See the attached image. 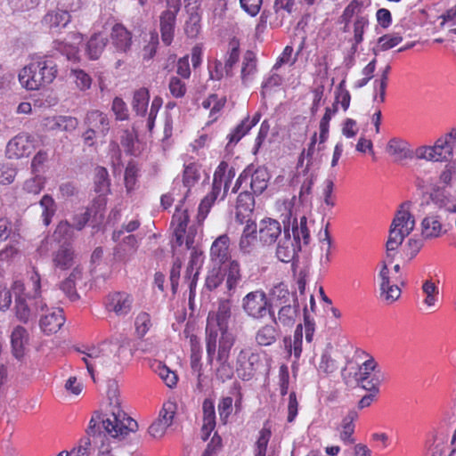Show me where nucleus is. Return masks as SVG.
Masks as SVG:
<instances>
[{"instance_id": "nucleus-1", "label": "nucleus", "mask_w": 456, "mask_h": 456, "mask_svg": "<svg viewBox=\"0 0 456 456\" xmlns=\"http://www.w3.org/2000/svg\"><path fill=\"white\" fill-rule=\"evenodd\" d=\"M110 403L104 414L96 413L90 420L87 435L102 438L107 435L122 439L137 429V422L121 409V401L115 383L110 384L108 390Z\"/></svg>"}, {"instance_id": "nucleus-2", "label": "nucleus", "mask_w": 456, "mask_h": 456, "mask_svg": "<svg viewBox=\"0 0 456 456\" xmlns=\"http://www.w3.org/2000/svg\"><path fill=\"white\" fill-rule=\"evenodd\" d=\"M289 225L286 224L284 219V236L279 240L276 249L277 257L284 263H289L295 259L298 252L303 249V247L308 246L311 240L306 216H302L299 223H297V217H293L291 224L292 237L289 233Z\"/></svg>"}, {"instance_id": "nucleus-3", "label": "nucleus", "mask_w": 456, "mask_h": 456, "mask_svg": "<svg viewBox=\"0 0 456 456\" xmlns=\"http://www.w3.org/2000/svg\"><path fill=\"white\" fill-rule=\"evenodd\" d=\"M57 74V64L52 59L37 57L20 70L19 81L28 90H38L53 82Z\"/></svg>"}, {"instance_id": "nucleus-4", "label": "nucleus", "mask_w": 456, "mask_h": 456, "mask_svg": "<svg viewBox=\"0 0 456 456\" xmlns=\"http://www.w3.org/2000/svg\"><path fill=\"white\" fill-rule=\"evenodd\" d=\"M125 350L122 346L103 344L101 348H91L88 352L85 353L86 356L83 357V361L86 365L88 372L94 379L95 368L115 370L120 365V355Z\"/></svg>"}, {"instance_id": "nucleus-5", "label": "nucleus", "mask_w": 456, "mask_h": 456, "mask_svg": "<svg viewBox=\"0 0 456 456\" xmlns=\"http://www.w3.org/2000/svg\"><path fill=\"white\" fill-rule=\"evenodd\" d=\"M456 146V129L439 137L433 146H419L416 148L414 156L418 159L432 162L449 161L453 156V149Z\"/></svg>"}, {"instance_id": "nucleus-6", "label": "nucleus", "mask_w": 456, "mask_h": 456, "mask_svg": "<svg viewBox=\"0 0 456 456\" xmlns=\"http://www.w3.org/2000/svg\"><path fill=\"white\" fill-rule=\"evenodd\" d=\"M236 342V337L232 331L220 332L219 349L217 346V330L211 327L206 328V351L207 360L209 364L213 361L230 360L231 351Z\"/></svg>"}, {"instance_id": "nucleus-7", "label": "nucleus", "mask_w": 456, "mask_h": 456, "mask_svg": "<svg viewBox=\"0 0 456 456\" xmlns=\"http://www.w3.org/2000/svg\"><path fill=\"white\" fill-rule=\"evenodd\" d=\"M200 180L201 165L197 161L185 162L182 172V184L175 195L183 200L201 197L204 192L205 181L200 182Z\"/></svg>"}, {"instance_id": "nucleus-8", "label": "nucleus", "mask_w": 456, "mask_h": 456, "mask_svg": "<svg viewBox=\"0 0 456 456\" xmlns=\"http://www.w3.org/2000/svg\"><path fill=\"white\" fill-rule=\"evenodd\" d=\"M269 180V174L264 167H257L253 173L249 170H244L238 177L232 189V192L241 190L239 199L243 195L258 196L266 188Z\"/></svg>"}, {"instance_id": "nucleus-9", "label": "nucleus", "mask_w": 456, "mask_h": 456, "mask_svg": "<svg viewBox=\"0 0 456 456\" xmlns=\"http://www.w3.org/2000/svg\"><path fill=\"white\" fill-rule=\"evenodd\" d=\"M244 313L253 320H262L267 315L273 317V305L262 289L248 293L241 303Z\"/></svg>"}, {"instance_id": "nucleus-10", "label": "nucleus", "mask_w": 456, "mask_h": 456, "mask_svg": "<svg viewBox=\"0 0 456 456\" xmlns=\"http://www.w3.org/2000/svg\"><path fill=\"white\" fill-rule=\"evenodd\" d=\"M234 175L233 168H229L227 162L221 161L214 173L211 191L203 196L202 200H217L218 198L224 200Z\"/></svg>"}, {"instance_id": "nucleus-11", "label": "nucleus", "mask_w": 456, "mask_h": 456, "mask_svg": "<svg viewBox=\"0 0 456 456\" xmlns=\"http://www.w3.org/2000/svg\"><path fill=\"white\" fill-rule=\"evenodd\" d=\"M259 355L249 349L242 348L238 353L235 362V371L243 380H249L255 374L259 363Z\"/></svg>"}, {"instance_id": "nucleus-12", "label": "nucleus", "mask_w": 456, "mask_h": 456, "mask_svg": "<svg viewBox=\"0 0 456 456\" xmlns=\"http://www.w3.org/2000/svg\"><path fill=\"white\" fill-rule=\"evenodd\" d=\"M176 411V404L172 402H167L159 411V417L149 427L148 432L154 438H161L168 427L173 423Z\"/></svg>"}, {"instance_id": "nucleus-13", "label": "nucleus", "mask_w": 456, "mask_h": 456, "mask_svg": "<svg viewBox=\"0 0 456 456\" xmlns=\"http://www.w3.org/2000/svg\"><path fill=\"white\" fill-rule=\"evenodd\" d=\"M82 284H86L84 268L76 265L69 276L60 282L59 288L69 300L76 301L79 299L77 289Z\"/></svg>"}, {"instance_id": "nucleus-14", "label": "nucleus", "mask_w": 456, "mask_h": 456, "mask_svg": "<svg viewBox=\"0 0 456 456\" xmlns=\"http://www.w3.org/2000/svg\"><path fill=\"white\" fill-rule=\"evenodd\" d=\"M34 150L32 137L25 133L14 136L6 146V154L9 159H21L28 157Z\"/></svg>"}, {"instance_id": "nucleus-15", "label": "nucleus", "mask_w": 456, "mask_h": 456, "mask_svg": "<svg viewBox=\"0 0 456 456\" xmlns=\"http://www.w3.org/2000/svg\"><path fill=\"white\" fill-rule=\"evenodd\" d=\"M231 308L232 303L229 299L220 300L216 313L208 314L207 328L216 329L219 332L230 331Z\"/></svg>"}, {"instance_id": "nucleus-16", "label": "nucleus", "mask_w": 456, "mask_h": 456, "mask_svg": "<svg viewBox=\"0 0 456 456\" xmlns=\"http://www.w3.org/2000/svg\"><path fill=\"white\" fill-rule=\"evenodd\" d=\"M53 265L55 269L66 271L77 265V255L70 243H61L52 255Z\"/></svg>"}, {"instance_id": "nucleus-17", "label": "nucleus", "mask_w": 456, "mask_h": 456, "mask_svg": "<svg viewBox=\"0 0 456 456\" xmlns=\"http://www.w3.org/2000/svg\"><path fill=\"white\" fill-rule=\"evenodd\" d=\"M110 42L115 50L121 53H126L133 43L132 32L122 23H116L110 30Z\"/></svg>"}, {"instance_id": "nucleus-18", "label": "nucleus", "mask_w": 456, "mask_h": 456, "mask_svg": "<svg viewBox=\"0 0 456 456\" xmlns=\"http://www.w3.org/2000/svg\"><path fill=\"white\" fill-rule=\"evenodd\" d=\"M134 298L126 292H115L110 294L106 304L107 310L114 312L118 316L128 314L133 307Z\"/></svg>"}, {"instance_id": "nucleus-19", "label": "nucleus", "mask_w": 456, "mask_h": 456, "mask_svg": "<svg viewBox=\"0 0 456 456\" xmlns=\"http://www.w3.org/2000/svg\"><path fill=\"white\" fill-rule=\"evenodd\" d=\"M177 14L171 11H163L159 15V31L162 43L166 46L171 45L174 41Z\"/></svg>"}, {"instance_id": "nucleus-20", "label": "nucleus", "mask_w": 456, "mask_h": 456, "mask_svg": "<svg viewBox=\"0 0 456 456\" xmlns=\"http://www.w3.org/2000/svg\"><path fill=\"white\" fill-rule=\"evenodd\" d=\"M411 201H403L397 210L392 226L399 228L404 232L411 233L415 226V220L411 213Z\"/></svg>"}, {"instance_id": "nucleus-21", "label": "nucleus", "mask_w": 456, "mask_h": 456, "mask_svg": "<svg viewBox=\"0 0 456 456\" xmlns=\"http://www.w3.org/2000/svg\"><path fill=\"white\" fill-rule=\"evenodd\" d=\"M299 310V304L297 297H292V302L281 305L277 315L270 317L274 324L281 323L283 326L291 327L296 321Z\"/></svg>"}, {"instance_id": "nucleus-22", "label": "nucleus", "mask_w": 456, "mask_h": 456, "mask_svg": "<svg viewBox=\"0 0 456 456\" xmlns=\"http://www.w3.org/2000/svg\"><path fill=\"white\" fill-rule=\"evenodd\" d=\"M259 239L266 245L273 244L281 233V224L272 218L263 219L259 224Z\"/></svg>"}, {"instance_id": "nucleus-23", "label": "nucleus", "mask_w": 456, "mask_h": 456, "mask_svg": "<svg viewBox=\"0 0 456 456\" xmlns=\"http://www.w3.org/2000/svg\"><path fill=\"white\" fill-rule=\"evenodd\" d=\"M190 219L189 208L184 205V201L175 207V212L173 215V221L177 223L174 235L175 243L181 246L183 243V235Z\"/></svg>"}, {"instance_id": "nucleus-24", "label": "nucleus", "mask_w": 456, "mask_h": 456, "mask_svg": "<svg viewBox=\"0 0 456 456\" xmlns=\"http://www.w3.org/2000/svg\"><path fill=\"white\" fill-rule=\"evenodd\" d=\"M64 322L65 318L62 310L56 308L43 314L40 319V327L45 334H53L57 332Z\"/></svg>"}, {"instance_id": "nucleus-25", "label": "nucleus", "mask_w": 456, "mask_h": 456, "mask_svg": "<svg viewBox=\"0 0 456 456\" xmlns=\"http://www.w3.org/2000/svg\"><path fill=\"white\" fill-rule=\"evenodd\" d=\"M86 124L94 131L98 132V134L102 136H105L110 130V120L107 114L98 110H93L87 112Z\"/></svg>"}, {"instance_id": "nucleus-26", "label": "nucleus", "mask_w": 456, "mask_h": 456, "mask_svg": "<svg viewBox=\"0 0 456 456\" xmlns=\"http://www.w3.org/2000/svg\"><path fill=\"white\" fill-rule=\"evenodd\" d=\"M210 256L213 261L224 264L230 258V238L226 234L217 237L210 248Z\"/></svg>"}, {"instance_id": "nucleus-27", "label": "nucleus", "mask_w": 456, "mask_h": 456, "mask_svg": "<svg viewBox=\"0 0 456 456\" xmlns=\"http://www.w3.org/2000/svg\"><path fill=\"white\" fill-rule=\"evenodd\" d=\"M222 271L225 278V288L231 297L241 281L240 264L236 260H232Z\"/></svg>"}, {"instance_id": "nucleus-28", "label": "nucleus", "mask_w": 456, "mask_h": 456, "mask_svg": "<svg viewBox=\"0 0 456 456\" xmlns=\"http://www.w3.org/2000/svg\"><path fill=\"white\" fill-rule=\"evenodd\" d=\"M28 341V334L25 328L17 326L12 332L11 344L12 354L17 359H20L25 354V346Z\"/></svg>"}, {"instance_id": "nucleus-29", "label": "nucleus", "mask_w": 456, "mask_h": 456, "mask_svg": "<svg viewBox=\"0 0 456 456\" xmlns=\"http://www.w3.org/2000/svg\"><path fill=\"white\" fill-rule=\"evenodd\" d=\"M94 184L99 198L106 197L110 192V180L105 167L98 166L94 168Z\"/></svg>"}, {"instance_id": "nucleus-30", "label": "nucleus", "mask_w": 456, "mask_h": 456, "mask_svg": "<svg viewBox=\"0 0 456 456\" xmlns=\"http://www.w3.org/2000/svg\"><path fill=\"white\" fill-rule=\"evenodd\" d=\"M15 310L17 318L24 323L37 316L29 297L18 296L15 299Z\"/></svg>"}, {"instance_id": "nucleus-31", "label": "nucleus", "mask_w": 456, "mask_h": 456, "mask_svg": "<svg viewBox=\"0 0 456 456\" xmlns=\"http://www.w3.org/2000/svg\"><path fill=\"white\" fill-rule=\"evenodd\" d=\"M279 337V330L276 324H265L256 332L255 340L261 346H268L275 343Z\"/></svg>"}, {"instance_id": "nucleus-32", "label": "nucleus", "mask_w": 456, "mask_h": 456, "mask_svg": "<svg viewBox=\"0 0 456 456\" xmlns=\"http://www.w3.org/2000/svg\"><path fill=\"white\" fill-rule=\"evenodd\" d=\"M70 21L69 12L64 10H53L48 12L42 19V23L50 28L66 27Z\"/></svg>"}, {"instance_id": "nucleus-33", "label": "nucleus", "mask_w": 456, "mask_h": 456, "mask_svg": "<svg viewBox=\"0 0 456 456\" xmlns=\"http://www.w3.org/2000/svg\"><path fill=\"white\" fill-rule=\"evenodd\" d=\"M107 45V38L102 33H94L86 44V53L90 60H98Z\"/></svg>"}, {"instance_id": "nucleus-34", "label": "nucleus", "mask_w": 456, "mask_h": 456, "mask_svg": "<svg viewBox=\"0 0 456 456\" xmlns=\"http://www.w3.org/2000/svg\"><path fill=\"white\" fill-rule=\"evenodd\" d=\"M358 413L354 410H351L344 417L341 423L342 430L340 432V439L347 444H354L355 439L353 435L354 432V421L357 419Z\"/></svg>"}, {"instance_id": "nucleus-35", "label": "nucleus", "mask_w": 456, "mask_h": 456, "mask_svg": "<svg viewBox=\"0 0 456 456\" xmlns=\"http://www.w3.org/2000/svg\"><path fill=\"white\" fill-rule=\"evenodd\" d=\"M150 102V92L146 87L136 89L133 94L132 108L133 110L140 116L146 114Z\"/></svg>"}, {"instance_id": "nucleus-36", "label": "nucleus", "mask_w": 456, "mask_h": 456, "mask_svg": "<svg viewBox=\"0 0 456 456\" xmlns=\"http://www.w3.org/2000/svg\"><path fill=\"white\" fill-rule=\"evenodd\" d=\"M364 4L362 1L352 0L344 9L341 16L339 17L340 23H344V31H346L352 19L355 16H363L362 14L363 11Z\"/></svg>"}, {"instance_id": "nucleus-37", "label": "nucleus", "mask_w": 456, "mask_h": 456, "mask_svg": "<svg viewBox=\"0 0 456 456\" xmlns=\"http://www.w3.org/2000/svg\"><path fill=\"white\" fill-rule=\"evenodd\" d=\"M30 281L33 285V289L35 290V295L33 297H29V299L32 300V305L35 309L36 315L39 312H49V309L47 307L46 303L40 297V288H41V281H40V275L37 271H33V273L31 274Z\"/></svg>"}, {"instance_id": "nucleus-38", "label": "nucleus", "mask_w": 456, "mask_h": 456, "mask_svg": "<svg viewBox=\"0 0 456 456\" xmlns=\"http://www.w3.org/2000/svg\"><path fill=\"white\" fill-rule=\"evenodd\" d=\"M256 72V57L253 51H247L243 56L241 80L244 84L250 82Z\"/></svg>"}, {"instance_id": "nucleus-39", "label": "nucleus", "mask_w": 456, "mask_h": 456, "mask_svg": "<svg viewBox=\"0 0 456 456\" xmlns=\"http://www.w3.org/2000/svg\"><path fill=\"white\" fill-rule=\"evenodd\" d=\"M387 150L390 155L396 157L400 160L411 157L409 143L399 138L390 139L387 142Z\"/></svg>"}, {"instance_id": "nucleus-40", "label": "nucleus", "mask_w": 456, "mask_h": 456, "mask_svg": "<svg viewBox=\"0 0 456 456\" xmlns=\"http://www.w3.org/2000/svg\"><path fill=\"white\" fill-rule=\"evenodd\" d=\"M442 224L437 216H427L421 223V233L424 239L437 238L442 234Z\"/></svg>"}, {"instance_id": "nucleus-41", "label": "nucleus", "mask_w": 456, "mask_h": 456, "mask_svg": "<svg viewBox=\"0 0 456 456\" xmlns=\"http://www.w3.org/2000/svg\"><path fill=\"white\" fill-rule=\"evenodd\" d=\"M255 208V201H237L235 218L240 224L246 225L255 223L252 219Z\"/></svg>"}, {"instance_id": "nucleus-42", "label": "nucleus", "mask_w": 456, "mask_h": 456, "mask_svg": "<svg viewBox=\"0 0 456 456\" xmlns=\"http://www.w3.org/2000/svg\"><path fill=\"white\" fill-rule=\"evenodd\" d=\"M188 12L189 17L185 20L183 29L187 37L194 39L201 31V16L197 11L190 12L188 10Z\"/></svg>"}, {"instance_id": "nucleus-43", "label": "nucleus", "mask_w": 456, "mask_h": 456, "mask_svg": "<svg viewBox=\"0 0 456 456\" xmlns=\"http://www.w3.org/2000/svg\"><path fill=\"white\" fill-rule=\"evenodd\" d=\"M256 240V224L251 223V224L246 225L240 240L239 247L240 251L243 253H249L252 250L253 245Z\"/></svg>"}, {"instance_id": "nucleus-44", "label": "nucleus", "mask_w": 456, "mask_h": 456, "mask_svg": "<svg viewBox=\"0 0 456 456\" xmlns=\"http://www.w3.org/2000/svg\"><path fill=\"white\" fill-rule=\"evenodd\" d=\"M240 57V41L232 37L228 44V51L224 61L225 74L229 75Z\"/></svg>"}, {"instance_id": "nucleus-45", "label": "nucleus", "mask_w": 456, "mask_h": 456, "mask_svg": "<svg viewBox=\"0 0 456 456\" xmlns=\"http://www.w3.org/2000/svg\"><path fill=\"white\" fill-rule=\"evenodd\" d=\"M305 45V41H302L300 44L298 50L296 53H294V49L291 45H286L281 53V55L278 57L275 64L273 65V69H279L282 65L288 64L289 66H292L296 63L297 61V56L299 53L303 50Z\"/></svg>"}, {"instance_id": "nucleus-46", "label": "nucleus", "mask_w": 456, "mask_h": 456, "mask_svg": "<svg viewBox=\"0 0 456 456\" xmlns=\"http://www.w3.org/2000/svg\"><path fill=\"white\" fill-rule=\"evenodd\" d=\"M376 368L377 362L373 358H370L367 361H365L360 368L361 372L359 382L362 383L363 388L368 390H373L375 393H378L379 389L374 385H371V387H368L370 384V382L368 381V379L370 375V372L374 371Z\"/></svg>"}, {"instance_id": "nucleus-47", "label": "nucleus", "mask_w": 456, "mask_h": 456, "mask_svg": "<svg viewBox=\"0 0 456 456\" xmlns=\"http://www.w3.org/2000/svg\"><path fill=\"white\" fill-rule=\"evenodd\" d=\"M139 175L140 167L138 164L134 160L129 161L126 167L124 175L125 186L127 191L134 189Z\"/></svg>"}, {"instance_id": "nucleus-48", "label": "nucleus", "mask_w": 456, "mask_h": 456, "mask_svg": "<svg viewBox=\"0 0 456 456\" xmlns=\"http://www.w3.org/2000/svg\"><path fill=\"white\" fill-rule=\"evenodd\" d=\"M185 79L178 76H171L168 81V90L170 94L175 99L183 98L187 94V85Z\"/></svg>"}, {"instance_id": "nucleus-49", "label": "nucleus", "mask_w": 456, "mask_h": 456, "mask_svg": "<svg viewBox=\"0 0 456 456\" xmlns=\"http://www.w3.org/2000/svg\"><path fill=\"white\" fill-rule=\"evenodd\" d=\"M74 229L73 224H69L67 221H61L56 227L53 236L60 242L70 243L75 237Z\"/></svg>"}, {"instance_id": "nucleus-50", "label": "nucleus", "mask_w": 456, "mask_h": 456, "mask_svg": "<svg viewBox=\"0 0 456 456\" xmlns=\"http://www.w3.org/2000/svg\"><path fill=\"white\" fill-rule=\"evenodd\" d=\"M272 432L266 425L259 432V436L255 444V456H266L267 445L271 438Z\"/></svg>"}, {"instance_id": "nucleus-51", "label": "nucleus", "mask_w": 456, "mask_h": 456, "mask_svg": "<svg viewBox=\"0 0 456 456\" xmlns=\"http://www.w3.org/2000/svg\"><path fill=\"white\" fill-rule=\"evenodd\" d=\"M70 76L72 77L76 86L80 91H86L91 87L92 77L85 70L81 69H72L70 70Z\"/></svg>"}, {"instance_id": "nucleus-52", "label": "nucleus", "mask_w": 456, "mask_h": 456, "mask_svg": "<svg viewBox=\"0 0 456 456\" xmlns=\"http://www.w3.org/2000/svg\"><path fill=\"white\" fill-rule=\"evenodd\" d=\"M410 233L404 232L399 228H395L391 225L389 237L387 241L386 247L388 251H395L397 248L403 243L405 237Z\"/></svg>"}, {"instance_id": "nucleus-53", "label": "nucleus", "mask_w": 456, "mask_h": 456, "mask_svg": "<svg viewBox=\"0 0 456 456\" xmlns=\"http://www.w3.org/2000/svg\"><path fill=\"white\" fill-rule=\"evenodd\" d=\"M218 365L216 369V377L218 380L225 382L232 379L234 368L230 360L216 361Z\"/></svg>"}, {"instance_id": "nucleus-54", "label": "nucleus", "mask_w": 456, "mask_h": 456, "mask_svg": "<svg viewBox=\"0 0 456 456\" xmlns=\"http://www.w3.org/2000/svg\"><path fill=\"white\" fill-rule=\"evenodd\" d=\"M136 333L139 337H144L152 326L151 316L146 312L137 314L134 321Z\"/></svg>"}, {"instance_id": "nucleus-55", "label": "nucleus", "mask_w": 456, "mask_h": 456, "mask_svg": "<svg viewBox=\"0 0 456 456\" xmlns=\"http://www.w3.org/2000/svg\"><path fill=\"white\" fill-rule=\"evenodd\" d=\"M335 100L337 103L341 105L344 111L348 110L351 102V94L346 88L345 79H343L336 88Z\"/></svg>"}, {"instance_id": "nucleus-56", "label": "nucleus", "mask_w": 456, "mask_h": 456, "mask_svg": "<svg viewBox=\"0 0 456 456\" xmlns=\"http://www.w3.org/2000/svg\"><path fill=\"white\" fill-rule=\"evenodd\" d=\"M369 24L367 16H358L353 23L354 30V45H358L363 41V34L365 28Z\"/></svg>"}, {"instance_id": "nucleus-57", "label": "nucleus", "mask_w": 456, "mask_h": 456, "mask_svg": "<svg viewBox=\"0 0 456 456\" xmlns=\"http://www.w3.org/2000/svg\"><path fill=\"white\" fill-rule=\"evenodd\" d=\"M203 410V423L208 428H215L216 427V411L214 402L210 399H205L202 404Z\"/></svg>"}, {"instance_id": "nucleus-58", "label": "nucleus", "mask_w": 456, "mask_h": 456, "mask_svg": "<svg viewBox=\"0 0 456 456\" xmlns=\"http://www.w3.org/2000/svg\"><path fill=\"white\" fill-rule=\"evenodd\" d=\"M44 178L40 175H36L27 179L22 186V190L28 195H37L43 189Z\"/></svg>"}, {"instance_id": "nucleus-59", "label": "nucleus", "mask_w": 456, "mask_h": 456, "mask_svg": "<svg viewBox=\"0 0 456 456\" xmlns=\"http://www.w3.org/2000/svg\"><path fill=\"white\" fill-rule=\"evenodd\" d=\"M403 41V37L397 33L386 34L379 38V47L381 51H387Z\"/></svg>"}, {"instance_id": "nucleus-60", "label": "nucleus", "mask_w": 456, "mask_h": 456, "mask_svg": "<svg viewBox=\"0 0 456 456\" xmlns=\"http://www.w3.org/2000/svg\"><path fill=\"white\" fill-rule=\"evenodd\" d=\"M224 280V274L220 268H213L208 272L206 278L205 286L208 289H216Z\"/></svg>"}, {"instance_id": "nucleus-61", "label": "nucleus", "mask_w": 456, "mask_h": 456, "mask_svg": "<svg viewBox=\"0 0 456 456\" xmlns=\"http://www.w3.org/2000/svg\"><path fill=\"white\" fill-rule=\"evenodd\" d=\"M111 110L117 120L124 121L129 118L128 109L126 102L120 97H115L112 101Z\"/></svg>"}, {"instance_id": "nucleus-62", "label": "nucleus", "mask_w": 456, "mask_h": 456, "mask_svg": "<svg viewBox=\"0 0 456 456\" xmlns=\"http://www.w3.org/2000/svg\"><path fill=\"white\" fill-rule=\"evenodd\" d=\"M248 118H244L228 135L229 143H237L244 135H246L250 128Z\"/></svg>"}, {"instance_id": "nucleus-63", "label": "nucleus", "mask_w": 456, "mask_h": 456, "mask_svg": "<svg viewBox=\"0 0 456 456\" xmlns=\"http://www.w3.org/2000/svg\"><path fill=\"white\" fill-rule=\"evenodd\" d=\"M337 370L336 362L331 358L328 349H325L321 356V361L318 365V370L325 374H330Z\"/></svg>"}, {"instance_id": "nucleus-64", "label": "nucleus", "mask_w": 456, "mask_h": 456, "mask_svg": "<svg viewBox=\"0 0 456 456\" xmlns=\"http://www.w3.org/2000/svg\"><path fill=\"white\" fill-rule=\"evenodd\" d=\"M273 296L276 301H279L280 305L291 303L292 297H296L295 295H290L289 289L282 283L273 288Z\"/></svg>"}]
</instances>
